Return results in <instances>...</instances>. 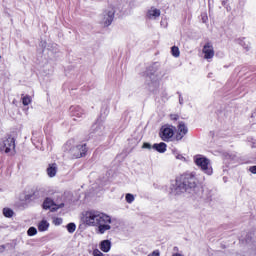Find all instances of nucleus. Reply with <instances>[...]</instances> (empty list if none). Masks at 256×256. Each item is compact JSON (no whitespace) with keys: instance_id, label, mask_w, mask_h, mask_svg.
<instances>
[{"instance_id":"nucleus-1","label":"nucleus","mask_w":256,"mask_h":256,"mask_svg":"<svg viewBox=\"0 0 256 256\" xmlns=\"http://www.w3.org/2000/svg\"><path fill=\"white\" fill-rule=\"evenodd\" d=\"M84 223L88 227H97V233L100 235H105L107 231H111V223L113 220L111 216L102 213L97 210H89L84 214Z\"/></svg>"},{"instance_id":"nucleus-2","label":"nucleus","mask_w":256,"mask_h":256,"mask_svg":"<svg viewBox=\"0 0 256 256\" xmlns=\"http://www.w3.org/2000/svg\"><path fill=\"white\" fill-rule=\"evenodd\" d=\"M199 181L195 172L185 173L171 182L170 191L172 195H182V193H194Z\"/></svg>"},{"instance_id":"nucleus-3","label":"nucleus","mask_w":256,"mask_h":256,"mask_svg":"<svg viewBox=\"0 0 256 256\" xmlns=\"http://www.w3.org/2000/svg\"><path fill=\"white\" fill-rule=\"evenodd\" d=\"M148 77V87L150 91H155V89H159V81L163 78V73L161 70L155 69L154 67L150 68L147 72Z\"/></svg>"},{"instance_id":"nucleus-4","label":"nucleus","mask_w":256,"mask_h":256,"mask_svg":"<svg viewBox=\"0 0 256 256\" xmlns=\"http://www.w3.org/2000/svg\"><path fill=\"white\" fill-rule=\"evenodd\" d=\"M194 163L206 173V175H213V167H211V161L202 155L194 156Z\"/></svg>"},{"instance_id":"nucleus-5","label":"nucleus","mask_w":256,"mask_h":256,"mask_svg":"<svg viewBox=\"0 0 256 256\" xmlns=\"http://www.w3.org/2000/svg\"><path fill=\"white\" fill-rule=\"evenodd\" d=\"M113 19H115V8L113 7L107 8L100 15V24L103 25V27H109V25L113 23Z\"/></svg>"},{"instance_id":"nucleus-6","label":"nucleus","mask_w":256,"mask_h":256,"mask_svg":"<svg viewBox=\"0 0 256 256\" xmlns=\"http://www.w3.org/2000/svg\"><path fill=\"white\" fill-rule=\"evenodd\" d=\"M0 151L1 153H11V151H15V138L11 136L3 138L0 142Z\"/></svg>"},{"instance_id":"nucleus-7","label":"nucleus","mask_w":256,"mask_h":256,"mask_svg":"<svg viewBox=\"0 0 256 256\" xmlns=\"http://www.w3.org/2000/svg\"><path fill=\"white\" fill-rule=\"evenodd\" d=\"M69 154L72 159H81V157H85V155H87V144H79L70 148Z\"/></svg>"},{"instance_id":"nucleus-8","label":"nucleus","mask_w":256,"mask_h":256,"mask_svg":"<svg viewBox=\"0 0 256 256\" xmlns=\"http://www.w3.org/2000/svg\"><path fill=\"white\" fill-rule=\"evenodd\" d=\"M189 133V128L185 125V122H179L175 134V141H181L185 135Z\"/></svg>"},{"instance_id":"nucleus-9","label":"nucleus","mask_w":256,"mask_h":256,"mask_svg":"<svg viewBox=\"0 0 256 256\" xmlns=\"http://www.w3.org/2000/svg\"><path fill=\"white\" fill-rule=\"evenodd\" d=\"M202 53L204 55V59H213L215 57V49L213 48V44L211 42H207L203 48H202Z\"/></svg>"},{"instance_id":"nucleus-10","label":"nucleus","mask_w":256,"mask_h":256,"mask_svg":"<svg viewBox=\"0 0 256 256\" xmlns=\"http://www.w3.org/2000/svg\"><path fill=\"white\" fill-rule=\"evenodd\" d=\"M175 135V131L171 127H162L160 130V137L162 141H171L173 136Z\"/></svg>"},{"instance_id":"nucleus-11","label":"nucleus","mask_w":256,"mask_h":256,"mask_svg":"<svg viewBox=\"0 0 256 256\" xmlns=\"http://www.w3.org/2000/svg\"><path fill=\"white\" fill-rule=\"evenodd\" d=\"M62 207H65L64 203L57 205L51 198H46L43 203V209H51V211H57V209H62Z\"/></svg>"},{"instance_id":"nucleus-12","label":"nucleus","mask_w":256,"mask_h":256,"mask_svg":"<svg viewBox=\"0 0 256 256\" xmlns=\"http://www.w3.org/2000/svg\"><path fill=\"white\" fill-rule=\"evenodd\" d=\"M105 131V126L103 125V119H98L91 127V133L94 135H103Z\"/></svg>"},{"instance_id":"nucleus-13","label":"nucleus","mask_w":256,"mask_h":256,"mask_svg":"<svg viewBox=\"0 0 256 256\" xmlns=\"http://www.w3.org/2000/svg\"><path fill=\"white\" fill-rule=\"evenodd\" d=\"M70 113L72 114V117H74V121H77V119H81V117L85 115V111H83L82 108L79 106H71Z\"/></svg>"},{"instance_id":"nucleus-14","label":"nucleus","mask_w":256,"mask_h":256,"mask_svg":"<svg viewBox=\"0 0 256 256\" xmlns=\"http://www.w3.org/2000/svg\"><path fill=\"white\" fill-rule=\"evenodd\" d=\"M147 19H150L152 21H155V19L161 17V10L151 7L146 14Z\"/></svg>"},{"instance_id":"nucleus-15","label":"nucleus","mask_w":256,"mask_h":256,"mask_svg":"<svg viewBox=\"0 0 256 256\" xmlns=\"http://www.w3.org/2000/svg\"><path fill=\"white\" fill-rule=\"evenodd\" d=\"M57 171H58V167H57V164L55 163L49 164L46 169V173L50 178L55 177V175H57Z\"/></svg>"},{"instance_id":"nucleus-16","label":"nucleus","mask_w":256,"mask_h":256,"mask_svg":"<svg viewBox=\"0 0 256 256\" xmlns=\"http://www.w3.org/2000/svg\"><path fill=\"white\" fill-rule=\"evenodd\" d=\"M100 249L103 251V253H109V251H111V241L103 240L100 243Z\"/></svg>"},{"instance_id":"nucleus-17","label":"nucleus","mask_w":256,"mask_h":256,"mask_svg":"<svg viewBox=\"0 0 256 256\" xmlns=\"http://www.w3.org/2000/svg\"><path fill=\"white\" fill-rule=\"evenodd\" d=\"M152 147L155 149V151H158V153H165L167 151V144L164 142L154 144Z\"/></svg>"},{"instance_id":"nucleus-18","label":"nucleus","mask_w":256,"mask_h":256,"mask_svg":"<svg viewBox=\"0 0 256 256\" xmlns=\"http://www.w3.org/2000/svg\"><path fill=\"white\" fill-rule=\"evenodd\" d=\"M49 229V222L42 220L38 225L39 231H47Z\"/></svg>"},{"instance_id":"nucleus-19","label":"nucleus","mask_w":256,"mask_h":256,"mask_svg":"<svg viewBox=\"0 0 256 256\" xmlns=\"http://www.w3.org/2000/svg\"><path fill=\"white\" fill-rule=\"evenodd\" d=\"M66 229H67L68 233H73L74 231H76L77 225H75V223H73V222L68 223L66 226Z\"/></svg>"},{"instance_id":"nucleus-20","label":"nucleus","mask_w":256,"mask_h":256,"mask_svg":"<svg viewBox=\"0 0 256 256\" xmlns=\"http://www.w3.org/2000/svg\"><path fill=\"white\" fill-rule=\"evenodd\" d=\"M171 53H172L173 57H179V55H181V52L179 51V47H177V46H173L171 48Z\"/></svg>"},{"instance_id":"nucleus-21","label":"nucleus","mask_w":256,"mask_h":256,"mask_svg":"<svg viewBox=\"0 0 256 256\" xmlns=\"http://www.w3.org/2000/svg\"><path fill=\"white\" fill-rule=\"evenodd\" d=\"M3 215L4 217H13V210H11L10 208H4Z\"/></svg>"},{"instance_id":"nucleus-22","label":"nucleus","mask_w":256,"mask_h":256,"mask_svg":"<svg viewBox=\"0 0 256 256\" xmlns=\"http://www.w3.org/2000/svg\"><path fill=\"white\" fill-rule=\"evenodd\" d=\"M27 234L29 235V237H33V235H37V228L30 227L27 231Z\"/></svg>"},{"instance_id":"nucleus-23","label":"nucleus","mask_w":256,"mask_h":256,"mask_svg":"<svg viewBox=\"0 0 256 256\" xmlns=\"http://www.w3.org/2000/svg\"><path fill=\"white\" fill-rule=\"evenodd\" d=\"M22 103H23V105H25V106H27V105H30V103H31V97L30 96H24L23 98H22Z\"/></svg>"},{"instance_id":"nucleus-24","label":"nucleus","mask_w":256,"mask_h":256,"mask_svg":"<svg viewBox=\"0 0 256 256\" xmlns=\"http://www.w3.org/2000/svg\"><path fill=\"white\" fill-rule=\"evenodd\" d=\"M126 201L128 203H133V201H135V196H133V194H126Z\"/></svg>"},{"instance_id":"nucleus-25","label":"nucleus","mask_w":256,"mask_h":256,"mask_svg":"<svg viewBox=\"0 0 256 256\" xmlns=\"http://www.w3.org/2000/svg\"><path fill=\"white\" fill-rule=\"evenodd\" d=\"M92 255L93 256H105L102 252H100L99 249H94Z\"/></svg>"},{"instance_id":"nucleus-26","label":"nucleus","mask_w":256,"mask_h":256,"mask_svg":"<svg viewBox=\"0 0 256 256\" xmlns=\"http://www.w3.org/2000/svg\"><path fill=\"white\" fill-rule=\"evenodd\" d=\"M142 149H153V146H151L150 143L148 142H145L142 146Z\"/></svg>"},{"instance_id":"nucleus-27","label":"nucleus","mask_w":256,"mask_h":256,"mask_svg":"<svg viewBox=\"0 0 256 256\" xmlns=\"http://www.w3.org/2000/svg\"><path fill=\"white\" fill-rule=\"evenodd\" d=\"M61 223H63V219H61V218L54 219V224L61 225Z\"/></svg>"},{"instance_id":"nucleus-28","label":"nucleus","mask_w":256,"mask_h":256,"mask_svg":"<svg viewBox=\"0 0 256 256\" xmlns=\"http://www.w3.org/2000/svg\"><path fill=\"white\" fill-rule=\"evenodd\" d=\"M161 253H159V250H155L152 253H150L148 256H160Z\"/></svg>"},{"instance_id":"nucleus-29","label":"nucleus","mask_w":256,"mask_h":256,"mask_svg":"<svg viewBox=\"0 0 256 256\" xmlns=\"http://www.w3.org/2000/svg\"><path fill=\"white\" fill-rule=\"evenodd\" d=\"M170 119H171L172 121H177V119H179V116L176 115V114H171V115H170Z\"/></svg>"},{"instance_id":"nucleus-30","label":"nucleus","mask_w":256,"mask_h":256,"mask_svg":"<svg viewBox=\"0 0 256 256\" xmlns=\"http://www.w3.org/2000/svg\"><path fill=\"white\" fill-rule=\"evenodd\" d=\"M249 171H250V173H253L254 175H256V166H251L249 168Z\"/></svg>"},{"instance_id":"nucleus-31","label":"nucleus","mask_w":256,"mask_h":256,"mask_svg":"<svg viewBox=\"0 0 256 256\" xmlns=\"http://www.w3.org/2000/svg\"><path fill=\"white\" fill-rule=\"evenodd\" d=\"M176 159H180L181 161H184L185 157H183V155H181V154H178L176 156Z\"/></svg>"},{"instance_id":"nucleus-32","label":"nucleus","mask_w":256,"mask_h":256,"mask_svg":"<svg viewBox=\"0 0 256 256\" xmlns=\"http://www.w3.org/2000/svg\"><path fill=\"white\" fill-rule=\"evenodd\" d=\"M179 103L180 105H183V96H181V94H179Z\"/></svg>"},{"instance_id":"nucleus-33","label":"nucleus","mask_w":256,"mask_h":256,"mask_svg":"<svg viewBox=\"0 0 256 256\" xmlns=\"http://www.w3.org/2000/svg\"><path fill=\"white\" fill-rule=\"evenodd\" d=\"M202 23H207V16H202Z\"/></svg>"},{"instance_id":"nucleus-34","label":"nucleus","mask_w":256,"mask_h":256,"mask_svg":"<svg viewBox=\"0 0 256 256\" xmlns=\"http://www.w3.org/2000/svg\"><path fill=\"white\" fill-rule=\"evenodd\" d=\"M3 251H5V246L1 245L0 246V253H3Z\"/></svg>"},{"instance_id":"nucleus-35","label":"nucleus","mask_w":256,"mask_h":256,"mask_svg":"<svg viewBox=\"0 0 256 256\" xmlns=\"http://www.w3.org/2000/svg\"><path fill=\"white\" fill-rule=\"evenodd\" d=\"M172 256H183V255L179 253H174Z\"/></svg>"}]
</instances>
